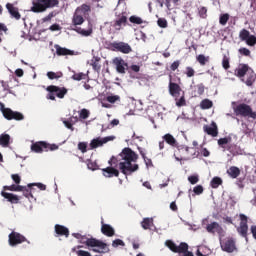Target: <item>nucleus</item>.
<instances>
[{
	"label": "nucleus",
	"instance_id": "obj_46",
	"mask_svg": "<svg viewBox=\"0 0 256 256\" xmlns=\"http://www.w3.org/2000/svg\"><path fill=\"white\" fill-rule=\"evenodd\" d=\"M130 23H134V25H141L143 24V19H141V17L138 16H131L129 18Z\"/></svg>",
	"mask_w": 256,
	"mask_h": 256
},
{
	"label": "nucleus",
	"instance_id": "obj_11",
	"mask_svg": "<svg viewBox=\"0 0 256 256\" xmlns=\"http://www.w3.org/2000/svg\"><path fill=\"white\" fill-rule=\"evenodd\" d=\"M240 225L237 228V232L239 233V235H241V237H244V239H246L247 241V233H249V225L248 223V218L245 214H240Z\"/></svg>",
	"mask_w": 256,
	"mask_h": 256
},
{
	"label": "nucleus",
	"instance_id": "obj_29",
	"mask_svg": "<svg viewBox=\"0 0 256 256\" xmlns=\"http://www.w3.org/2000/svg\"><path fill=\"white\" fill-rule=\"evenodd\" d=\"M162 139L171 147H177V145H179V143H177V139H175V137H173V135L171 134H165Z\"/></svg>",
	"mask_w": 256,
	"mask_h": 256
},
{
	"label": "nucleus",
	"instance_id": "obj_9",
	"mask_svg": "<svg viewBox=\"0 0 256 256\" xmlns=\"http://www.w3.org/2000/svg\"><path fill=\"white\" fill-rule=\"evenodd\" d=\"M8 241H9V245L11 247H15L16 245H21V243H25V242H28V244L30 243L29 240H27V238H25V236H23L19 232H15V231H12L9 234Z\"/></svg>",
	"mask_w": 256,
	"mask_h": 256
},
{
	"label": "nucleus",
	"instance_id": "obj_33",
	"mask_svg": "<svg viewBox=\"0 0 256 256\" xmlns=\"http://www.w3.org/2000/svg\"><path fill=\"white\" fill-rule=\"evenodd\" d=\"M9 141H11V136H9V134L0 135V145L2 147H9Z\"/></svg>",
	"mask_w": 256,
	"mask_h": 256
},
{
	"label": "nucleus",
	"instance_id": "obj_24",
	"mask_svg": "<svg viewBox=\"0 0 256 256\" xmlns=\"http://www.w3.org/2000/svg\"><path fill=\"white\" fill-rule=\"evenodd\" d=\"M204 132L211 137H217V135H219V129L217 128V124L215 122H212L211 126L205 125Z\"/></svg>",
	"mask_w": 256,
	"mask_h": 256
},
{
	"label": "nucleus",
	"instance_id": "obj_10",
	"mask_svg": "<svg viewBox=\"0 0 256 256\" xmlns=\"http://www.w3.org/2000/svg\"><path fill=\"white\" fill-rule=\"evenodd\" d=\"M110 47L112 48V51H119L124 55H129V53L133 51V48H131V45L125 42H113L110 44Z\"/></svg>",
	"mask_w": 256,
	"mask_h": 256
},
{
	"label": "nucleus",
	"instance_id": "obj_1",
	"mask_svg": "<svg viewBox=\"0 0 256 256\" xmlns=\"http://www.w3.org/2000/svg\"><path fill=\"white\" fill-rule=\"evenodd\" d=\"M119 157V170L123 175H133L135 171H139V164L137 160L139 159V155L135 153L131 148L126 147L122 150V153L118 155Z\"/></svg>",
	"mask_w": 256,
	"mask_h": 256
},
{
	"label": "nucleus",
	"instance_id": "obj_7",
	"mask_svg": "<svg viewBox=\"0 0 256 256\" xmlns=\"http://www.w3.org/2000/svg\"><path fill=\"white\" fill-rule=\"evenodd\" d=\"M59 146L57 144H49L45 141H38L31 145L33 153H43V151H57Z\"/></svg>",
	"mask_w": 256,
	"mask_h": 256
},
{
	"label": "nucleus",
	"instance_id": "obj_18",
	"mask_svg": "<svg viewBox=\"0 0 256 256\" xmlns=\"http://www.w3.org/2000/svg\"><path fill=\"white\" fill-rule=\"evenodd\" d=\"M168 89H169V94L174 98H177L181 95V91H182L181 86H179V84L175 82H172L171 79L169 82Z\"/></svg>",
	"mask_w": 256,
	"mask_h": 256
},
{
	"label": "nucleus",
	"instance_id": "obj_44",
	"mask_svg": "<svg viewBox=\"0 0 256 256\" xmlns=\"http://www.w3.org/2000/svg\"><path fill=\"white\" fill-rule=\"evenodd\" d=\"M198 15L201 19H207V7H204V6L199 7Z\"/></svg>",
	"mask_w": 256,
	"mask_h": 256
},
{
	"label": "nucleus",
	"instance_id": "obj_52",
	"mask_svg": "<svg viewBox=\"0 0 256 256\" xmlns=\"http://www.w3.org/2000/svg\"><path fill=\"white\" fill-rule=\"evenodd\" d=\"M246 44L249 47H255V45H256V37H255V35H250V37L246 41Z\"/></svg>",
	"mask_w": 256,
	"mask_h": 256
},
{
	"label": "nucleus",
	"instance_id": "obj_2",
	"mask_svg": "<svg viewBox=\"0 0 256 256\" xmlns=\"http://www.w3.org/2000/svg\"><path fill=\"white\" fill-rule=\"evenodd\" d=\"M59 5V0H33L30 11L32 13H45L47 9H53Z\"/></svg>",
	"mask_w": 256,
	"mask_h": 256
},
{
	"label": "nucleus",
	"instance_id": "obj_48",
	"mask_svg": "<svg viewBox=\"0 0 256 256\" xmlns=\"http://www.w3.org/2000/svg\"><path fill=\"white\" fill-rule=\"evenodd\" d=\"M228 21H229V14L225 13L220 15V18H219L220 25H227Z\"/></svg>",
	"mask_w": 256,
	"mask_h": 256
},
{
	"label": "nucleus",
	"instance_id": "obj_54",
	"mask_svg": "<svg viewBox=\"0 0 256 256\" xmlns=\"http://www.w3.org/2000/svg\"><path fill=\"white\" fill-rule=\"evenodd\" d=\"M106 100L108 103H117V101H121V97L119 95L108 96L106 97Z\"/></svg>",
	"mask_w": 256,
	"mask_h": 256
},
{
	"label": "nucleus",
	"instance_id": "obj_58",
	"mask_svg": "<svg viewBox=\"0 0 256 256\" xmlns=\"http://www.w3.org/2000/svg\"><path fill=\"white\" fill-rule=\"evenodd\" d=\"M222 67L223 69H229V67H231V65L229 64V57L224 56L222 59Z\"/></svg>",
	"mask_w": 256,
	"mask_h": 256
},
{
	"label": "nucleus",
	"instance_id": "obj_14",
	"mask_svg": "<svg viewBox=\"0 0 256 256\" xmlns=\"http://www.w3.org/2000/svg\"><path fill=\"white\" fill-rule=\"evenodd\" d=\"M126 26H127V16L125 15V13L118 15L112 25V27H114L116 31H121L123 27H126Z\"/></svg>",
	"mask_w": 256,
	"mask_h": 256
},
{
	"label": "nucleus",
	"instance_id": "obj_43",
	"mask_svg": "<svg viewBox=\"0 0 256 256\" xmlns=\"http://www.w3.org/2000/svg\"><path fill=\"white\" fill-rule=\"evenodd\" d=\"M238 53L241 57H251V50L245 47L238 49Z\"/></svg>",
	"mask_w": 256,
	"mask_h": 256
},
{
	"label": "nucleus",
	"instance_id": "obj_61",
	"mask_svg": "<svg viewBox=\"0 0 256 256\" xmlns=\"http://www.w3.org/2000/svg\"><path fill=\"white\" fill-rule=\"evenodd\" d=\"M11 179L12 181H14V183H16V185H19V183H21V176H19V174H12Z\"/></svg>",
	"mask_w": 256,
	"mask_h": 256
},
{
	"label": "nucleus",
	"instance_id": "obj_25",
	"mask_svg": "<svg viewBox=\"0 0 256 256\" xmlns=\"http://www.w3.org/2000/svg\"><path fill=\"white\" fill-rule=\"evenodd\" d=\"M2 197H4V199H7V201H9V203H12L14 205H17V203H19V201L21 200V198L13 193H8L5 191L1 192Z\"/></svg>",
	"mask_w": 256,
	"mask_h": 256
},
{
	"label": "nucleus",
	"instance_id": "obj_21",
	"mask_svg": "<svg viewBox=\"0 0 256 256\" xmlns=\"http://www.w3.org/2000/svg\"><path fill=\"white\" fill-rule=\"evenodd\" d=\"M54 49H56V55H58V57H64L67 55H75V51L67 49V48H63L59 44H55Z\"/></svg>",
	"mask_w": 256,
	"mask_h": 256
},
{
	"label": "nucleus",
	"instance_id": "obj_28",
	"mask_svg": "<svg viewBox=\"0 0 256 256\" xmlns=\"http://www.w3.org/2000/svg\"><path fill=\"white\" fill-rule=\"evenodd\" d=\"M227 175H229V177H231V179H237V177H239V175H241V169H239V167H237V166H231L227 170Z\"/></svg>",
	"mask_w": 256,
	"mask_h": 256
},
{
	"label": "nucleus",
	"instance_id": "obj_19",
	"mask_svg": "<svg viewBox=\"0 0 256 256\" xmlns=\"http://www.w3.org/2000/svg\"><path fill=\"white\" fill-rule=\"evenodd\" d=\"M6 9L11 15L12 19H16V21H19V19H21V13H19V8L15 7V5L7 3Z\"/></svg>",
	"mask_w": 256,
	"mask_h": 256
},
{
	"label": "nucleus",
	"instance_id": "obj_22",
	"mask_svg": "<svg viewBox=\"0 0 256 256\" xmlns=\"http://www.w3.org/2000/svg\"><path fill=\"white\" fill-rule=\"evenodd\" d=\"M102 175L107 178L119 177V171L113 166H108L102 169Z\"/></svg>",
	"mask_w": 256,
	"mask_h": 256
},
{
	"label": "nucleus",
	"instance_id": "obj_47",
	"mask_svg": "<svg viewBox=\"0 0 256 256\" xmlns=\"http://www.w3.org/2000/svg\"><path fill=\"white\" fill-rule=\"evenodd\" d=\"M128 73H139L141 71V66L133 64L127 68Z\"/></svg>",
	"mask_w": 256,
	"mask_h": 256
},
{
	"label": "nucleus",
	"instance_id": "obj_64",
	"mask_svg": "<svg viewBox=\"0 0 256 256\" xmlns=\"http://www.w3.org/2000/svg\"><path fill=\"white\" fill-rule=\"evenodd\" d=\"M78 256H91V253L85 251V250H78L77 251Z\"/></svg>",
	"mask_w": 256,
	"mask_h": 256
},
{
	"label": "nucleus",
	"instance_id": "obj_20",
	"mask_svg": "<svg viewBox=\"0 0 256 256\" xmlns=\"http://www.w3.org/2000/svg\"><path fill=\"white\" fill-rule=\"evenodd\" d=\"M251 71V68L248 64H240L238 68L235 70L236 77H239L240 79H243L247 73Z\"/></svg>",
	"mask_w": 256,
	"mask_h": 256
},
{
	"label": "nucleus",
	"instance_id": "obj_59",
	"mask_svg": "<svg viewBox=\"0 0 256 256\" xmlns=\"http://www.w3.org/2000/svg\"><path fill=\"white\" fill-rule=\"evenodd\" d=\"M90 112L87 109H82L80 111V119H89Z\"/></svg>",
	"mask_w": 256,
	"mask_h": 256
},
{
	"label": "nucleus",
	"instance_id": "obj_32",
	"mask_svg": "<svg viewBox=\"0 0 256 256\" xmlns=\"http://www.w3.org/2000/svg\"><path fill=\"white\" fill-rule=\"evenodd\" d=\"M141 227L147 231L153 227V218H144L141 222Z\"/></svg>",
	"mask_w": 256,
	"mask_h": 256
},
{
	"label": "nucleus",
	"instance_id": "obj_36",
	"mask_svg": "<svg viewBox=\"0 0 256 256\" xmlns=\"http://www.w3.org/2000/svg\"><path fill=\"white\" fill-rule=\"evenodd\" d=\"M210 185H211L212 189H217L219 187V185H223V180L220 177H214L211 180Z\"/></svg>",
	"mask_w": 256,
	"mask_h": 256
},
{
	"label": "nucleus",
	"instance_id": "obj_55",
	"mask_svg": "<svg viewBox=\"0 0 256 256\" xmlns=\"http://www.w3.org/2000/svg\"><path fill=\"white\" fill-rule=\"evenodd\" d=\"M28 187H38V189L40 191H45V189H47V186L43 183H32V184H28Z\"/></svg>",
	"mask_w": 256,
	"mask_h": 256
},
{
	"label": "nucleus",
	"instance_id": "obj_16",
	"mask_svg": "<svg viewBox=\"0 0 256 256\" xmlns=\"http://www.w3.org/2000/svg\"><path fill=\"white\" fill-rule=\"evenodd\" d=\"M206 231L208 233H211L212 235H215L217 233L218 235L223 234V227L217 222H212L206 226Z\"/></svg>",
	"mask_w": 256,
	"mask_h": 256
},
{
	"label": "nucleus",
	"instance_id": "obj_3",
	"mask_svg": "<svg viewBox=\"0 0 256 256\" xmlns=\"http://www.w3.org/2000/svg\"><path fill=\"white\" fill-rule=\"evenodd\" d=\"M82 243H85L87 247H93L94 253H109V245L97 238H82Z\"/></svg>",
	"mask_w": 256,
	"mask_h": 256
},
{
	"label": "nucleus",
	"instance_id": "obj_17",
	"mask_svg": "<svg viewBox=\"0 0 256 256\" xmlns=\"http://www.w3.org/2000/svg\"><path fill=\"white\" fill-rule=\"evenodd\" d=\"M101 233L106 237H114L115 228L113 226L106 224L103 220L101 221Z\"/></svg>",
	"mask_w": 256,
	"mask_h": 256
},
{
	"label": "nucleus",
	"instance_id": "obj_5",
	"mask_svg": "<svg viewBox=\"0 0 256 256\" xmlns=\"http://www.w3.org/2000/svg\"><path fill=\"white\" fill-rule=\"evenodd\" d=\"M165 245L170 249V251H172V253H183L184 256H195L193 255V252H189V245L185 242H182L177 246V244L172 240H167Z\"/></svg>",
	"mask_w": 256,
	"mask_h": 256
},
{
	"label": "nucleus",
	"instance_id": "obj_49",
	"mask_svg": "<svg viewBox=\"0 0 256 256\" xmlns=\"http://www.w3.org/2000/svg\"><path fill=\"white\" fill-rule=\"evenodd\" d=\"M157 25H158V27H161V29H167V25H168L167 19L159 18L157 20Z\"/></svg>",
	"mask_w": 256,
	"mask_h": 256
},
{
	"label": "nucleus",
	"instance_id": "obj_37",
	"mask_svg": "<svg viewBox=\"0 0 256 256\" xmlns=\"http://www.w3.org/2000/svg\"><path fill=\"white\" fill-rule=\"evenodd\" d=\"M22 193L24 197H26V199H33V186L32 187L26 186V188H24Z\"/></svg>",
	"mask_w": 256,
	"mask_h": 256
},
{
	"label": "nucleus",
	"instance_id": "obj_26",
	"mask_svg": "<svg viewBox=\"0 0 256 256\" xmlns=\"http://www.w3.org/2000/svg\"><path fill=\"white\" fill-rule=\"evenodd\" d=\"M241 81L243 83H245V85H247V87H253V83H255V81H256L255 71H253V69H250V71L248 72L246 81L243 78L241 79Z\"/></svg>",
	"mask_w": 256,
	"mask_h": 256
},
{
	"label": "nucleus",
	"instance_id": "obj_35",
	"mask_svg": "<svg viewBox=\"0 0 256 256\" xmlns=\"http://www.w3.org/2000/svg\"><path fill=\"white\" fill-rule=\"evenodd\" d=\"M196 61H198V63L200 65L205 66V65H207V63H209V56H205L203 54H199L196 57Z\"/></svg>",
	"mask_w": 256,
	"mask_h": 256
},
{
	"label": "nucleus",
	"instance_id": "obj_6",
	"mask_svg": "<svg viewBox=\"0 0 256 256\" xmlns=\"http://www.w3.org/2000/svg\"><path fill=\"white\" fill-rule=\"evenodd\" d=\"M46 91H48L46 99H50V101H55V95L56 97H58V99H64L65 94L67 93V88L50 85L46 88Z\"/></svg>",
	"mask_w": 256,
	"mask_h": 256
},
{
	"label": "nucleus",
	"instance_id": "obj_56",
	"mask_svg": "<svg viewBox=\"0 0 256 256\" xmlns=\"http://www.w3.org/2000/svg\"><path fill=\"white\" fill-rule=\"evenodd\" d=\"M188 181H189V183H191V185H197V183H199V176L191 175L188 177Z\"/></svg>",
	"mask_w": 256,
	"mask_h": 256
},
{
	"label": "nucleus",
	"instance_id": "obj_63",
	"mask_svg": "<svg viewBox=\"0 0 256 256\" xmlns=\"http://www.w3.org/2000/svg\"><path fill=\"white\" fill-rule=\"evenodd\" d=\"M57 13L50 12L46 17L43 18V22L46 23L47 21H51L52 17H55Z\"/></svg>",
	"mask_w": 256,
	"mask_h": 256
},
{
	"label": "nucleus",
	"instance_id": "obj_27",
	"mask_svg": "<svg viewBox=\"0 0 256 256\" xmlns=\"http://www.w3.org/2000/svg\"><path fill=\"white\" fill-rule=\"evenodd\" d=\"M55 233H57L60 237H69V228L61 225V224H56L54 226Z\"/></svg>",
	"mask_w": 256,
	"mask_h": 256
},
{
	"label": "nucleus",
	"instance_id": "obj_23",
	"mask_svg": "<svg viewBox=\"0 0 256 256\" xmlns=\"http://www.w3.org/2000/svg\"><path fill=\"white\" fill-rule=\"evenodd\" d=\"M231 137H224L218 139V146L223 149V151H231Z\"/></svg>",
	"mask_w": 256,
	"mask_h": 256
},
{
	"label": "nucleus",
	"instance_id": "obj_34",
	"mask_svg": "<svg viewBox=\"0 0 256 256\" xmlns=\"http://www.w3.org/2000/svg\"><path fill=\"white\" fill-rule=\"evenodd\" d=\"M251 36V32H249V30L247 29H242L240 32H239V39L240 41H247L249 39V37Z\"/></svg>",
	"mask_w": 256,
	"mask_h": 256
},
{
	"label": "nucleus",
	"instance_id": "obj_15",
	"mask_svg": "<svg viewBox=\"0 0 256 256\" xmlns=\"http://www.w3.org/2000/svg\"><path fill=\"white\" fill-rule=\"evenodd\" d=\"M222 251L226 253H233L237 247L235 246V240L233 238H228L225 242L221 244Z\"/></svg>",
	"mask_w": 256,
	"mask_h": 256
},
{
	"label": "nucleus",
	"instance_id": "obj_42",
	"mask_svg": "<svg viewBox=\"0 0 256 256\" xmlns=\"http://www.w3.org/2000/svg\"><path fill=\"white\" fill-rule=\"evenodd\" d=\"M122 160H119V156L118 157H115V156H112L110 158V160L108 161V164L110 165V167H119V163H121Z\"/></svg>",
	"mask_w": 256,
	"mask_h": 256
},
{
	"label": "nucleus",
	"instance_id": "obj_41",
	"mask_svg": "<svg viewBox=\"0 0 256 256\" xmlns=\"http://www.w3.org/2000/svg\"><path fill=\"white\" fill-rule=\"evenodd\" d=\"M76 33H79L80 35H82L83 37H89V35H91V33H93V30H85L82 29L81 27H78L75 29Z\"/></svg>",
	"mask_w": 256,
	"mask_h": 256
},
{
	"label": "nucleus",
	"instance_id": "obj_12",
	"mask_svg": "<svg viewBox=\"0 0 256 256\" xmlns=\"http://www.w3.org/2000/svg\"><path fill=\"white\" fill-rule=\"evenodd\" d=\"M112 63L115 65L117 73H120L121 75H125L129 68V64H127V62H125L121 57L114 58Z\"/></svg>",
	"mask_w": 256,
	"mask_h": 256
},
{
	"label": "nucleus",
	"instance_id": "obj_45",
	"mask_svg": "<svg viewBox=\"0 0 256 256\" xmlns=\"http://www.w3.org/2000/svg\"><path fill=\"white\" fill-rule=\"evenodd\" d=\"M178 97H176V106L177 107H185V105H187V101L185 100V95H182L180 97V99H177Z\"/></svg>",
	"mask_w": 256,
	"mask_h": 256
},
{
	"label": "nucleus",
	"instance_id": "obj_50",
	"mask_svg": "<svg viewBox=\"0 0 256 256\" xmlns=\"http://www.w3.org/2000/svg\"><path fill=\"white\" fill-rule=\"evenodd\" d=\"M112 247L117 249V247H125V242L121 239H115L112 241Z\"/></svg>",
	"mask_w": 256,
	"mask_h": 256
},
{
	"label": "nucleus",
	"instance_id": "obj_31",
	"mask_svg": "<svg viewBox=\"0 0 256 256\" xmlns=\"http://www.w3.org/2000/svg\"><path fill=\"white\" fill-rule=\"evenodd\" d=\"M101 61V57L94 56L91 60V65L94 71L100 72L101 71V64L99 62Z\"/></svg>",
	"mask_w": 256,
	"mask_h": 256
},
{
	"label": "nucleus",
	"instance_id": "obj_38",
	"mask_svg": "<svg viewBox=\"0 0 256 256\" xmlns=\"http://www.w3.org/2000/svg\"><path fill=\"white\" fill-rule=\"evenodd\" d=\"M211 107H213V101H211L209 99H204L200 103L201 109H211Z\"/></svg>",
	"mask_w": 256,
	"mask_h": 256
},
{
	"label": "nucleus",
	"instance_id": "obj_40",
	"mask_svg": "<svg viewBox=\"0 0 256 256\" xmlns=\"http://www.w3.org/2000/svg\"><path fill=\"white\" fill-rule=\"evenodd\" d=\"M47 77L48 79L50 80H53V79H61V77H63V72H53V71H50V72H47Z\"/></svg>",
	"mask_w": 256,
	"mask_h": 256
},
{
	"label": "nucleus",
	"instance_id": "obj_4",
	"mask_svg": "<svg viewBox=\"0 0 256 256\" xmlns=\"http://www.w3.org/2000/svg\"><path fill=\"white\" fill-rule=\"evenodd\" d=\"M233 111L236 117L256 120V111H253V108L249 104L240 103L233 107Z\"/></svg>",
	"mask_w": 256,
	"mask_h": 256
},
{
	"label": "nucleus",
	"instance_id": "obj_60",
	"mask_svg": "<svg viewBox=\"0 0 256 256\" xmlns=\"http://www.w3.org/2000/svg\"><path fill=\"white\" fill-rule=\"evenodd\" d=\"M204 189L201 185H197L193 188V192L195 195H201L203 193Z\"/></svg>",
	"mask_w": 256,
	"mask_h": 256
},
{
	"label": "nucleus",
	"instance_id": "obj_8",
	"mask_svg": "<svg viewBox=\"0 0 256 256\" xmlns=\"http://www.w3.org/2000/svg\"><path fill=\"white\" fill-rule=\"evenodd\" d=\"M1 111L7 121H13V119L14 121H23L25 119V116L21 112L12 111L11 108H5L3 104L1 105Z\"/></svg>",
	"mask_w": 256,
	"mask_h": 256
},
{
	"label": "nucleus",
	"instance_id": "obj_62",
	"mask_svg": "<svg viewBox=\"0 0 256 256\" xmlns=\"http://www.w3.org/2000/svg\"><path fill=\"white\" fill-rule=\"evenodd\" d=\"M179 65H181L179 60L174 61L170 66L171 71H177V69H179Z\"/></svg>",
	"mask_w": 256,
	"mask_h": 256
},
{
	"label": "nucleus",
	"instance_id": "obj_53",
	"mask_svg": "<svg viewBox=\"0 0 256 256\" xmlns=\"http://www.w3.org/2000/svg\"><path fill=\"white\" fill-rule=\"evenodd\" d=\"M185 75L189 78L195 77V69H193L191 66L186 67Z\"/></svg>",
	"mask_w": 256,
	"mask_h": 256
},
{
	"label": "nucleus",
	"instance_id": "obj_57",
	"mask_svg": "<svg viewBox=\"0 0 256 256\" xmlns=\"http://www.w3.org/2000/svg\"><path fill=\"white\" fill-rule=\"evenodd\" d=\"M78 149L81 153H87V142H79Z\"/></svg>",
	"mask_w": 256,
	"mask_h": 256
},
{
	"label": "nucleus",
	"instance_id": "obj_51",
	"mask_svg": "<svg viewBox=\"0 0 256 256\" xmlns=\"http://www.w3.org/2000/svg\"><path fill=\"white\" fill-rule=\"evenodd\" d=\"M71 78L73 79V81H82V79H85V73H74Z\"/></svg>",
	"mask_w": 256,
	"mask_h": 256
},
{
	"label": "nucleus",
	"instance_id": "obj_39",
	"mask_svg": "<svg viewBox=\"0 0 256 256\" xmlns=\"http://www.w3.org/2000/svg\"><path fill=\"white\" fill-rule=\"evenodd\" d=\"M91 11V6L87 5V4H82L80 7H78L76 9L77 13H83L84 15L89 13Z\"/></svg>",
	"mask_w": 256,
	"mask_h": 256
},
{
	"label": "nucleus",
	"instance_id": "obj_30",
	"mask_svg": "<svg viewBox=\"0 0 256 256\" xmlns=\"http://www.w3.org/2000/svg\"><path fill=\"white\" fill-rule=\"evenodd\" d=\"M73 25H83L85 23V18H83V15H81L79 12L75 11L73 18H72Z\"/></svg>",
	"mask_w": 256,
	"mask_h": 256
},
{
	"label": "nucleus",
	"instance_id": "obj_13",
	"mask_svg": "<svg viewBox=\"0 0 256 256\" xmlns=\"http://www.w3.org/2000/svg\"><path fill=\"white\" fill-rule=\"evenodd\" d=\"M113 139H115V136H108L104 138H100V137L94 138L90 142V149H97V147H103L105 143H109V141H113Z\"/></svg>",
	"mask_w": 256,
	"mask_h": 256
}]
</instances>
